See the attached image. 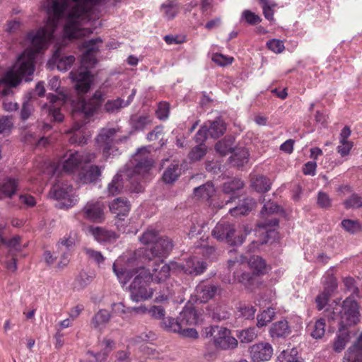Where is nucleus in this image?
Wrapping results in <instances>:
<instances>
[{
    "instance_id": "nucleus-1",
    "label": "nucleus",
    "mask_w": 362,
    "mask_h": 362,
    "mask_svg": "<svg viewBox=\"0 0 362 362\" xmlns=\"http://www.w3.org/2000/svg\"><path fill=\"white\" fill-rule=\"evenodd\" d=\"M61 2V0H47L48 20L45 25L28 35L31 45L24 50V81L25 82L32 81L31 76L35 71L36 56L41 50L45 49L47 44L53 39L59 19L65 13L68 16L73 10L72 0L63 3V5Z\"/></svg>"
},
{
    "instance_id": "nucleus-2",
    "label": "nucleus",
    "mask_w": 362,
    "mask_h": 362,
    "mask_svg": "<svg viewBox=\"0 0 362 362\" xmlns=\"http://www.w3.org/2000/svg\"><path fill=\"white\" fill-rule=\"evenodd\" d=\"M106 97L105 91L97 90L89 99L83 98L73 102L74 119L81 117L83 121H75L72 127L67 131V134H71L69 141L71 144L83 145L86 143L89 135L86 132L85 125L98 113Z\"/></svg>"
},
{
    "instance_id": "nucleus-3",
    "label": "nucleus",
    "mask_w": 362,
    "mask_h": 362,
    "mask_svg": "<svg viewBox=\"0 0 362 362\" xmlns=\"http://www.w3.org/2000/svg\"><path fill=\"white\" fill-rule=\"evenodd\" d=\"M129 259L127 267L117 269V264H113V272L121 284H127L135 274H138L134 279L129 287L131 299L134 302H139L151 298L153 289L149 287L151 282L150 272L138 263Z\"/></svg>"
},
{
    "instance_id": "nucleus-4",
    "label": "nucleus",
    "mask_w": 362,
    "mask_h": 362,
    "mask_svg": "<svg viewBox=\"0 0 362 362\" xmlns=\"http://www.w3.org/2000/svg\"><path fill=\"white\" fill-rule=\"evenodd\" d=\"M132 169L128 170L127 176L129 182V190L132 192L139 193L144 191L141 178L153 166V159L150 152L146 147L138 149L132 160Z\"/></svg>"
},
{
    "instance_id": "nucleus-5",
    "label": "nucleus",
    "mask_w": 362,
    "mask_h": 362,
    "mask_svg": "<svg viewBox=\"0 0 362 362\" xmlns=\"http://www.w3.org/2000/svg\"><path fill=\"white\" fill-rule=\"evenodd\" d=\"M197 322V311L193 308H189L183 310L177 319L171 317L164 318L160 326L164 330L177 333L182 337L197 339L198 337L197 330L188 326L195 325Z\"/></svg>"
},
{
    "instance_id": "nucleus-6",
    "label": "nucleus",
    "mask_w": 362,
    "mask_h": 362,
    "mask_svg": "<svg viewBox=\"0 0 362 362\" xmlns=\"http://www.w3.org/2000/svg\"><path fill=\"white\" fill-rule=\"evenodd\" d=\"M206 337H212L215 347L218 349H234L238 346V340L231 335L230 330L223 327L211 326L204 331Z\"/></svg>"
},
{
    "instance_id": "nucleus-7",
    "label": "nucleus",
    "mask_w": 362,
    "mask_h": 362,
    "mask_svg": "<svg viewBox=\"0 0 362 362\" xmlns=\"http://www.w3.org/2000/svg\"><path fill=\"white\" fill-rule=\"evenodd\" d=\"M23 77V52L18 54L16 62L0 79V93L6 96L12 93V88L21 83Z\"/></svg>"
},
{
    "instance_id": "nucleus-8",
    "label": "nucleus",
    "mask_w": 362,
    "mask_h": 362,
    "mask_svg": "<svg viewBox=\"0 0 362 362\" xmlns=\"http://www.w3.org/2000/svg\"><path fill=\"white\" fill-rule=\"evenodd\" d=\"M72 185L63 182L54 184L49 191V196L59 201V207L69 209L74 206L78 202L77 196L74 193Z\"/></svg>"
},
{
    "instance_id": "nucleus-9",
    "label": "nucleus",
    "mask_w": 362,
    "mask_h": 362,
    "mask_svg": "<svg viewBox=\"0 0 362 362\" xmlns=\"http://www.w3.org/2000/svg\"><path fill=\"white\" fill-rule=\"evenodd\" d=\"M359 305L352 297L346 298L342 303L340 311V325L341 327L351 326L360 321Z\"/></svg>"
},
{
    "instance_id": "nucleus-10",
    "label": "nucleus",
    "mask_w": 362,
    "mask_h": 362,
    "mask_svg": "<svg viewBox=\"0 0 362 362\" xmlns=\"http://www.w3.org/2000/svg\"><path fill=\"white\" fill-rule=\"evenodd\" d=\"M119 131L116 128H103L95 138L96 144L100 149L103 151V154L107 158L115 151H117L114 146L115 136Z\"/></svg>"
},
{
    "instance_id": "nucleus-11",
    "label": "nucleus",
    "mask_w": 362,
    "mask_h": 362,
    "mask_svg": "<svg viewBox=\"0 0 362 362\" xmlns=\"http://www.w3.org/2000/svg\"><path fill=\"white\" fill-rule=\"evenodd\" d=\"M235 228L234 226L228 222H218L212 230V235L220 241H226L228 244L238 245L242 244L244 238L241 235L238 240L234 238Z\"/></svg>"
},
{
    "instance_id": "nucleus-12",
    "label": "nucleus",
    "mask_w": 362,
    "mask_h": 362,
    "mask_svg": "<svg viewBox=\"0 0 362 362\" xmlns=\"http://www.w3.org/2000/svg\"><path fill=\"white\" fill-rule=\"evenodd\" d=\"M174 244L168 237H157L153 246L144 251L146 257L151 260V257H165L171 252Z\"/></svg>"
},
{
    "instance_id": "nucleus-13",
    "label": "nucleus",
    "mask_w": 362,
    "mask_h": 362,
    "mask_svg": "<svg viewBox=\"0 0 362 362\" xmlns=\"http://www.w3.org/2000/svg\"><path fill=\"white\" fill-rule=\"evenodd\" d=\"M105 204L100 201L88 202L81 209L80 214L88 221L101 223L105 220Z\"/></svg>"
},
{
    "instance_id": "nucleus-14",
    "label": "nucleus",
    "mask_w": 362,
    "mask_h": 362,
    "mask_svg": "<svg viewBox=\"0 0 362 362\" xmlns=\"http://www.w3.org/2000/svg\"><path fill=\"white\" fill-rule=\"evenodd\" d=\"M70 78L75 83V88L78 93H86L92 82L90 72L87 69H81L70 72Z\"/></svg>"
},
{
    "instance_id": "nucleus-15",
    "label": "nucleus",
    "mask_w": 362,
    "mask_h": 362,
    "mask_svg": "<svg viewBox=\"0 0 362 362\" xmlns=\"http://www.w3.org/2000/svg\"><path fill=\"white\" fill-rule=\"evenodd\" d=\"M250 356L254 362H264L270 360L273 354V348L268 342H259L249 349Z\"/></svg>"
},
{
    "instance_id": "nucleus-16",
    "label": "nucleus",
    "mask_w": 362,
    "mask_h": 362,
    "mask_svg": "<svg viewBox=\"0 0 362 362\" xmlns=\"http://www.w3.org/2000/svg\"><path fill=\"white\" fill-rule=\"evenodd\" d=\"M176 266L175 262L169 264H164L163 261L154 262L152 272H150L151 281L162 284L169 277L170 270L175 269Z\"/></svg>"
},
{
    "instance_id": "nucleus-17",
    "label": "nucleus",
    "mask_w": 362,
    "mask_h": 362,
    "mask_svg": "<svg viewBox=\"0 0 362 362\" xmlns=\"http://www.w3.org/2000/svg\"><path fill=\"white\" fill-rule=\"evenodd\" d=\"M110 211L119 219L123 221L127 216L131 209V204L127 199L117 197L108 204Z\"/></svg>"
},
{
    "instance_id": "nucleus-18",
    "label": "nucleus",
    "mask_w": 362,
    "mask_h": 362,
    "mask_svg": "<svg viewBox=\"0 0 362 362\" xmlns=\"http://www.w3.org/2000/svg\"><path fill=\"white\" fill-rule=\"evenodd\" d=\"M62 165V170L64 172L70 174L78 173L83 168L80 152L75 151L67 153L64 156Z\"/></svg>"
},
{
    "instance_id": "nucleus-19",
    "label": "nucleus",
    "mask_w": 362,
    "mask_h": 362,
    "mask_svg": "<svg viewBox=\"0 0 362 362\" xmlns=\"http://www.w3.org/2000/svg\"><path fill=\"white\" fill-rule=\"evenodd\" d=\"M98 42H102L100 37L91 39L83 43V47L86 49L82 56V63L84 66H92L96 63L95 54L98 52L96 44Z\"/></svg>"
},
{
    "instance_id": "nucleus-20",
    "label": "nucleus",
    "mask_w": 362,
    "mask_h": 362,
    "mask_svg": "<svg viewBox=\"0 0 362 362\" xmlns=\"http://www.w3.org/2000/svg\"><path fill=\"white\" fill-rule=\"evenodd\" d=\"M218 288V286L214 284L202 282L197 286L195 289L197 299L200 303H206L216 294Z\"/></svg>"
},
{
    "instance_id": "nucleus-21",
    "label": "nucleus",
    "mask_w": 362,
    "mask_h": 362,
    "mask_svg": "<svg viewBox=\"0 0 362 362\" xmlns=\"http://www.w3.org/2000/svg\"><path fill=\"white\" fill-rule=\"evenodd\" d=\"M101 174L102 168L96 165H92L87 169L83 167L78 174V179L83 184L95 182Z\"/></svg>"
},
{
    "instance_id": "nucleus-22",
    "label": "nucleus",
    "mask_w": 362,
    "mask_h": 362,
    "mask_svg": "<svg viewBox=\"0 0 362 362\" xmlns=\"http://www.w3.org/2000/svg\"><path fill=\"white\" fill-rule=\"evenodd\" d=\"M89 232L99 243H112L118 238L115 232L99 226H90Z\"/></svg>"
},
{
    "instance_id": "nucleus-23",
    "label": "nucleus",
    "mask_w": 362,
    "mask_h": 362,
    "mask_svg": "<svg viewBox=\"0 0 362 362\" xmlns=\"http://www.w3.org/2000/svg\"><path fill=\"white\" fill-rule=\"evenodd\" d=\"M343 362H362V333L358 341L345 353Z\"/></svg>"
},
{
    "instance_id": "nucleus-24",
    "label": "nucleus",
    "mask_w": 362,
    "mask_h": 362,
    "mask_svg": "<svg viewBox=\"0 0 362 362\" xmlns=\"http://www.w3.org/2000/svg\"><path fill=\"white\" fill-rule=\"evenodd\" d=\"M52 61L58 70L66 71L71 68L75 61L74 56H63L59 48H57L52 56Z\"/></svg>"
},
{
    "instance_id": "nucleus-25",
    "label": "nucleus",
    "mask_w": 362,
    "mask_h": 362,
    "mask_svg": "<svg viewBox=\"0 0 362 362\" xmlns=\"http://www.w3.org/2000/svg\"><path fill=\"white\" fill-rule=\"evenodd\" d=\"M47 98L51 103L48 107L49 115H52L54 120L62 122L64 119V115L59 110V106L64 103V100L54 94H49Z\"/></svg>"
},
{
    "instance_id": "nucleus-26",
    "label": "nucleus",
    "mask_w": 362,
    "mask_h": 362,
    "mask_svg": "<svg viewBox=\"0 0 362 362\" xmlns=\"http://www.w3.org/2000/svg\"><path fill=\"white\" fill-rule=\"evenodd\" d=\"M206 268V263L195 257L189 258L183 267L185 273L194 275L203 273Z\"/></svg>"
},
{
    "instance_id": "nucleus-27",
    "label": "nucleus",
    "mask_w": 362,
    "mask_h": 362,
    "mask_svg": "<svg viewBox=\"0 0 362 362\" xmlns=\"http://www.w3.org/2000/svg\"><path fill=\"white\" fill-rule=\"evenodd\" d=\"M330 286L325 288V291L320 293L315 298L317 308L319 310H322L327 305L331 293L333 292L337 287V283L334 277H330Z\"/></svg>"
},
{
    "instance_id": "nucleus-28",
    "label": "nucleus",
    "mask_w": 362,
    "mask_h": 362,
    "mask_svg": "<svg viewBox=\"0 0 362 362\" xmlns=\"http://www.w3.org/2000/svg\"><path fill=\"white\" fill-rule=\"evenodd\" d=\"M204 124H207L209 135L215 139L222 136L226 129L225 122L220 117L216 118L213 122L208 121Z\"/></svg>"
},
{
    "instance_id": "nucleus-29",
    "label": "nucleus",
    "mask_w": 362,
    "mask_h": 362,
    "mask_svg": "<svg viewBox=\"0 0 362 362\" xmlns=\"http://www.w3.org/2000/svg\"><path fill=\"white\" fill-rule=\"evenodd\" d=\"M290 332L291 329L286 320H280L274 323L269 329V333L272 338L285 337Z\"/></svg>"
},
{
    "instance_id": "nucleus-30",
    "label": "nucleus",
    "mask_w": 362,
    "mask_h": 362,
    "mask_svg": "<svg viewBox=\"0 0 362 362\" xmlns=\"http://www.w3.org/2000/svg\"><path fill=\"white\" fill-rule=\"evenodd\" d=\"M130 124L136 131H143L144 129L152 124V118L146 114L134 115L130 119Z\"/></svg>"
},
{
    "instance_id": "nucleus-31",
    "label": "nucleus",
    "mask_w": 362,
    "mask_h": 362,
    "mask_svg": "<svg viewBox=\"0 0 362 362\" xmlns=\"http://www.w3.org/2000/svg\"><path fill=\"white\" fill-rule=\"evenodd\" d=\"M214 186L210 182H207L206 184L196 187L194 189V197L198 199H202L205 201L209 200V199L214 196Z\"/></svg>"
},
{
    "instance_id": "nucleus-32",
    "label": "nucleus",
    "mask_w": 362,
    "mask_h": 362,
    "mask_svg": "<svg viewBox=\"0 0 362 362\" xmlns=\"http://www.w3.org/2000/svg\"><path fill=\"white\" fill-rule=\"evenodd\" d=\"M181 174V169L177 163H171L164 171L162 180L166 184H172L175 182Z\"/></svg>"
},
{
    "instance_id": "nucleus-33",
    "label": "nucleus",
    "mask_w": 362,
    "mask_h": 362,
    "mask_svg": "<svg viewBox=\"0 0 362 362\" xmlns=\"http://www.w3.org/2000/svg\"><path fill=\"white\" fill-rule=\"evenodd\" d=\"M255 201L252 199H245L240 205L230 209L229 212L233 216H245L252 209Z\"/></svg>"
},
{
    "instance_id": "nucleus-34",
    "label": "nucleus",
    "mask_w": 362,
    "mask_h": 362,
    "mask_svg": "<svg viewBox=\"0 0 362 362\" xmlns=\"http://www.w3.org/2000/svg\"><path fill=\"white\" fill-rule=\"evenodd\" d=\"M272 182L263 175H257L251 180L252 187L258 192H266L271 189Z\"/></svg>"
},
{
    "instance_id": "nucleus-35",
    "label": "nucleus",
    "mask_w": 362,
    "mask_h": 362,
    "mask_svg": "<svg viewBox=\"0 0 362 362\" xmlns=\"http://www.w3.org/2000/svg\"><path fill=\"white\" fill-rule=\"evenodd\" d=\"M248 265L256 275L264 274L267 272V264L264 260L259 256H252L248 260Z\"/></svg>"
},
{
    "instance_id": "nucleus-36",
    "label": "nucleus",
    "mask_w": 362,
    "mask_h": 362,
    "mask_svg": "<svg viewBox=\"0 0 362 362\" xmlns=\"http://www.w3.org/2000/svg\"><path fill=\"white\" fill-rule=\"evenodd\" d=\"M163 16L168 20L173 19L178 13V5L175 0H168L160 6Z\"/></svg>"
},
{
    "instance_id": "nucleus-37",
    "label": "nucleus",
    "mask_w": 362,
    "mask_h": 362,
    "mask_svg": "<svg viewBox=\"0 0 362 362\" xmlns=\"http://www.w3.org/2000/svg\"><path fill=\"white\" fill-rule=\"evenodd\" d=\"M130 101L124 102L120 98L114 100H108L104 105V110L107 113H115L120 110L123 107L127 106Z\"/></svg>"
},
{
    "instance_id": "nucleus-38",
    "label": "nucleus",
    "mask_w": 362,
    "mask_h": 362,
    "mask_svg": "<svg viewBox=\"0 0 362 362\" xmlns=\"http://www.w3.org/2000/svg\"><path fill=\"white\" fill-rule=\"evenodd\" d=\"M249 153L245 148H240L236 150L233 156H230V163L235 166L240 167L248 161Z\"/></svg>"
},
{
    "instance_id": "nucleus-39",
    "label": "nucleus",
    "mask_w": 362,
    "mask_h": 362,
    "mask_svg": "<svg viewBox=\"0 0 362 362\" xmlns=\"http://www.w3.org/2000/svg\"><path fill=\"white\" fill-rule=\"evenodd\" d=\"M124 187L122 175L117 174L107 186L108 196H115L122 192Z\"/></svg>"
},
{
    "instance_id": "nucleus-40",
    "label": "nucleus",
    "mask_w": 362,
    "mask_h": 362,
    "mask_svg": "<svg viewBox=\"0 0 362 362\" xmlns=\"http://www.w3.org/2000/svg\"><path fill=\"white\" fill-rule=\"evenodd\" d=\"M110 319V313L105 309L100 310L91 320V325L95 329L100 328L101 326L105 325Z\"/></svg>"
},
{
    "instance_id": "nucleus-41",
    "label": "nucleus",
    "mask_w": 362,
    "mask_h": 362,
    "mask_svg": "<svg viewBox=\"0 0 362 362\" xmlns=\"http://www.w3.org/2000/svg\"><path fill=\"white\" fill-rule=\"evenodd\" d=\"M234 141L235 139L233 137L225 138L216 143L215 149L221 155L226 156L233 150Z\"/></svg>"
},
{
    "instance_id": "nucleus-42",
    "label": "nucleus",
    "mask_w": 362,
    "mask_h": 362,
    "mask_svg": "<svg viewBox=\"0 0 362 362\" xmlns=\"http://www.w3.org/2000/svg\"><path fill=\"white\" fill-rule=\"evenodd\" d=\"M17 182L13 179H8L0 185V194L4 197H11L16 193Z\"/></svg>"
},
{
    "instance_id": "nucleus-43",
    "label": "nucleus",
    "mask_w": 362,
    "mask_h": 362,
    "mask_svg": "<svg viewBox=\"0 0 362 362\" xmlns=\"http://www.w3.org/2000/svg\"><path fill=\"white\" fill-rule=\"evenodd\" d=\"M258 335L257 329L254 327L243 329L237 335L241 343H250L254 341Z\"/></svg>"
},
{
    "instance_id": "nucleus-44",
    "label": "nucleus",
    "mask_w": 362,
    "mask_h": 362,
    "mask_svg": "<svg viewBox=\"0 0 362 362\" xmlns=\"http://www.w3.org/2000/svg\"><path fill=\"white\" fill-rule=\"evenodd\" d=\"M278 362H302L298 357L296 349H291L283 351L278 356Z\"/></svg>"
},
{
    "instance_id": "nucleus-45",
    "label": "nucleus",
    "mask_w": 362,
    "mask_h": 362,
    "mask_svg": "<svg viewBox=\"0 0 362 362\" xmlns=\"http://www.w3.org/2000/svg\"><path fill=\"white\" fill-rule=\"evenodd\" d=\"M234 277L237 281L243 284L248 288H252L256 282L255 277L248 272H243L240 274L239 273H235Z\"/></svg>"
},
{
    "instance_id": "nucleus-46",
    "label": "nucleus",
    "mask_w": 362,
    "mask_h": 362,
    "mask_svg": "<svg viewBox=\"0 0 362 362\" xmlns=\"http://www.w3.org/2000/svg\"><path fill=\"white\" fill-rule=\"evenodd\" d=\"M275 315V312L273 308H269L264 310L261 314L257 317L258 327L266 326L267 323L271 322Z\"/></svg>"
},
{
    "instance_id": "nucleus-47",
    "label": "nucleus",
    "mask_w": 362,
    "mask_h": 362,
    "mask_svg": "<svg viewBox=\"0 0 362 362\" xmlns=\"http://www.w3.org/2000/svg\"><path fill=\"white\" fill-rule=\"evenodd\" d=\"M93 279V276L81 272L75 280L74 288L77 290H82L88 286Z\"/></svg>"
},
{
    "instance_id": "nucleus-48",
    "label": "nucleus",
    "mask_w": 362,
    "mask_h": 362,
    "mask_svg": "<svg viewBox=\"0 0 362 362\" xmlns=\"http://www.w3.org/2000/svg\"><path fill=\"white\" fill-rule=\"evenodd\" d=\"M244 186V182L240 179H233L230 181L226 182L223 185V191L226 194H233L236 191L242 189Z\"/></svg>"
},
{
    "instance_id": "nucleus-49",
    "label": "nucleus",
    "mask_w": 362,
    "mask_h": 362,
    "mask_svg": "<svg viewBox=\"0 0 362 362\" xmlns=\"http://www.w3.org/2000/svg\"><path fill=\"white\" fill-rule=\"evenodd\" d=\"M75 243V237L72 236L71 233H70L69 235H66L59 240L57 247L58 249L61 250H63V247H65V250H70L74 247Z\"/></svg>"
},
{
    "instance_id": "nucleus-50",
    "label": "nucleus",
    "mask_w": 362,
    "mask_h": 362,
    "mask_svg": "<svg viewBox=\"0 0 362 362\" xmlns=\"http://www.w3.org/2000/svg\"><path fill=\"white\" fill-rule=\"evenodd\" d=\"M158 236V233L157 230L149 228L142 234L139 238V240L144 245L153 244Z\"/></svg>"
},
{
    "instance_id": "nucleus-51",
    "label": "nucleus",
    "mask_w": 362,
    "mask_h": 362,
    "mask_svg": "<svg viewBox=\"0 0 362 362\" xmlns=\"http://www.w3.org/2000/svg\"><path fill=\"white\" fill-rule=\"evenodd\" d=\"M325 332V320L322 318L317 320L311 332V336L315 339L322 338Z\"/></svg>"
},
{
    "instance_id": "nucleus-52",
    "label": "nucleus",
    "mask_w": 362,
    "mask_h": 362,
    "mask_svg": "<svg viewBox=\"0 0 362 362\" xmlns=\"http://www.w3.org/2000/svg\"><path fill=\"white\" fill-rule=\"evenodd\" d=\"M259 2L262 5L264 17L269 21H272L274 19L273 8L276 4L272 3L269 0H259Z\"/></svg>"
},
{
    "instance_id": "nucleus-53",
    "label": "nucleus",
    "mask_w": 362,
    "mask_h": 362,
    "mask_svg": "<svg viewBox=\"0 0 362 362\" xmlns=\"http://www.w3.org/2000/svg\"><path fill=\"white\" fill-rule=\"evenodd\" d=\"M206 154V147L204 144H199L193 148L189 153V158L192 161H197Z\"/></svg>"
},
{
    "instance_id": "nucleus-54",
    "label": "nucleus",
    "mask_w": 362,
    "mask_h": 362,
    "mask_svg": "<svg viewBox=\"0 0 362 362\" xmlns=\"http://www.w3.org/2000/svg\"><path fill=\"white\" fill-rule=\"evenodd\" d=\"M279 225V220L275 218H272L269 220H266L263 222H259L257 223V227L259 228L265 229L267 236H269L272 233H276L274 230L271 229L270 228L277 226Z\"/></svg>"
},
{
    "instance_id": "nucleus-55",
    "label": "nucleus",
    "mask_w": 362,
    "mask_h": 362,
    "mask_svg": "<svg viewBox=\"0 0 362 362\" xmlns=\"http://www.w3.org/2000/svg\"><path fill=\"white\" fill-rule=\"evenodd\" d=\"M112 308L113 313L122 318L125 319L129 317V307L126 308L123 303H115L112 304Z\"/></svg>"
},
{
    "instance_id": "nucleus-56",
    "label": "nucleus",
    "mask_w": 362,
    "mask_h": 362,
    "mask_svg": "<svg viewBox=\"0 0 362 362\" xmlns=\"http://www.w3.org/2000/svg\"><path fill=\"white\" fill-rule=\"evenodd\" d=\"M170 105L167 102H160L158 104L156 114L157 117L160 120H165L168 119L169 115Z\"/></svg>"
},
{
    "instance_id": "nucleus-57",
    "label": "nucleus",
    "mask_w": 362,
    "mask_h": 362,
    "mask_svg": "<svg viewBox=\"0 0 362 362\" xmlns=\"http://www.w3.org/2000/svg\"><path fill=\"white\" fill-rule=\"evenodd\" d=\"M211 59L214 63L221 66L230 64L233 62V57H227L219 53L213 54Z\"/></svg>"
},
{
    "instance_id": "nucleus-58",
    "label": "nucleus",
    "mask_w": 362,
    "mask_h": 362,
    "mask_svg": "<svg viewBox=\"0 0 362 362\" xmlns=\"http://www.w3.org/2000/svg\"><path fill=\"white\" fill-rule=\"evenodd\" d=\"M267 46L269 49L275 53H281L285 48L284 42L278 39H272L269 40L267 42Z\"/></svg>"
},
{
    "instance_id": "nucleus-59",
    "label": "nucleus",
    "mask_w": 362,
    "mask_h": 362,
    "mask_svg": "<svg viewBox=\"0 0 362 362\" xmlns=\"http://www.w3.org/2000/svg\"><path fill=\"white\" fill-rule=\"evenodd\" d=\"M84 252L89 259H92L98 264L103 263L105 260V257L100 252L94 250L91 248H85Z\"/></svg>"
},
{
    "instance_id": "nucleus-60",
    "label": "nucleus",
    "mask_w": 362,
    "mask_h": 362,
    "mask_svg": "<svg viewBox=\"0 0 362 362\" xmlns=\"http://www.w3.org/2000/svg\"><path fill=\"white\" fill-rule=\"evenodd\" d=\"M344 206L346 209L361 207L362 198L354 194L344 202Z\"/></svg>"
},
{
    "instance_id": "nucleus-61",
    "label": "nucleus",
    "mask_w": 362,
    "mask_h": 362,
    "mask_svg": "<svg viewBox=\"0 0 362 362\" xmlns=\"http://www.w3.org/2000/svg\"><path fill=\"white\" fill-rule=\"evenodd\" d=\"M242 17L247 23L251 25H257L261 21V18L259 16L249 10H245L242 13Z\"/></svg>"
},
{
    "instance_id": "nucleus-62",
    "label": "nucleus",
    "mask_w": 362,
    "mask_h": 362,
    "mask_svg": "<svg viewBox=\"0 0 362 362\" xmlns=\"http://www.w3.org/2000/svg\"><path fill=\"white\" fill-rule=\"evenodd\" d=\"M341 226L344 230L351 233H354L359 229L358 222L349 219L342 221Z\"/></svg>"
},
{
    "instance_id": "nucleus-63",
    "label": "nucleus",
    "mask_w": 362,
    "mask_h": 362,
    "mask_svg": "<svg viewBox=\"0 0 362 362\" xmlns=\"http://www.w3.org/2000/svg\"><path fill=\"white\" fill-rule=\"evenodd\" d=\"M22 23L20 18H14L7 23L6 31L10 34H14L21 30Z\"/></svg>"
},
{
    "instance_id": "nucleus-64",
    "label": "nucleus",
    "mask_w": 362,
    "mask_h": 362,
    "mask_svg": "<svg viewBox=\"0 0 362 362\" xmlns=\"http://www.w3.org/2000/svg\"><path fill=\"white\" fill-rule=\"evenodd\" d=\"M337 146V152L342 156H346L349 154L354 144L351 141H345L344 142H339Z\"/></svg>"
}]
</instances>
